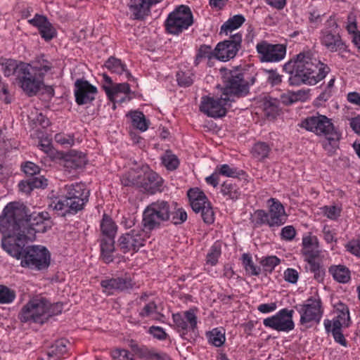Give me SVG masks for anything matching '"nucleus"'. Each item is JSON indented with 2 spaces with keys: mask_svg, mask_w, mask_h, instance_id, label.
<instances>
[{
  "mask_svg": "<svg viewBox=\"0 0 360 360\" xmlns=\"http://www.w3.org/2000/svg\"><path fill=\"white\" fill-rule=\"evenodd\" d=\"M296 234L295 228L292 226H286L281 230V238L285 240H292Z\"/></svg>",
  "mask_w": 360,
  "mask_h": 360,
  "instance_id": "63",
  "label": "nucleus"
},
{
  "mask_svg": "<svg viewBox=\"0 0 360 360\" xmlns=\"http://www.w3.org/2000/svg\"><path fill=\"white\" fill-rule=\"evenodd\" d=\"M255 77H248V74L242 72L238 69L229 70L224 77V88L223 96H241L246 95L249 91V86L253 84Z\"/></svg>",
  "mask_w": 360,
  "mask_h": 360,
  "instance_id": "4",
  "label": "nucleus"
},
{
  "mask_svg": "<svg viewBox=\"0 0 360 360\" xmlns=\"http://www.w3.org/2000/svg\"><path fill=\"white\" fill-rule=\"evenodd\" d=\"M301 127L316 135L325 136L329 145L340 139V134L335 129L331 120L326 115L318 113L316 115L307 117L302 122Z\"/></svg>",
  "mask_w": 360,
  "mask_h": 360,
  "instance_id": "5",
  "label": "nucleus"
},
{
  "mask_svg": "<svg viewBox=\"0 0 360 360\" xmlns=\"http://www.w3.org/2000/svg\"><path fill=\"white\" fill-rule=\"evenodd\" d=\"M329 271L333 275L334 279L339 283H345L350 279V271L345 266H332L330 268Z\"/></svg>",
  "mask_w": 360,
  "mask_h": 360,
  "instance_id": "34",
  "label": "nucleus"
},
{
  "mask_svg": "<svg viewBox=\"0 0 360 360\" xmlns=\"http://www.w3.org/2000/svg\"><path fill=\"white\" fill-rule=\"evenodd\" d=\"M75 101L78 105L91 102L97 93L96 88L86 80L77 79L75 84Z\"/></svg>",
  "mask_w": 360,
  "mask_h": 360,
  "instance_id": "19",
  "label": "nucleus"
},
{
  "mask_svg": "<svg viewBox=\"0 0 360 360\" xmlns=\"http://www.w3.org/2000/svg\"><path fill=\"white\" fill-rule=\"evenodd\" d=\"M221 255V248L218 245L212 246L207 255V263L214 266L217 263L218 258Z\"/></svg>",
  "mask_w": 360,
  "mask_h": 360,
  "instance_id": "51",
  "label": "nucleus"
},
{
  "mask_svg": "<svg viewBox=\"0 0 360 360\" xmlns=\"http://www.w3.org/2000/svg\"><path fill=\"white\" fill-rule=\"evenodd\" d=\"M1 233L3 234L1 239L2 248L13 257L22 259L25 248L22 247L19 243L24 240H18L17 236L14 235L8 236L3 233Z\"/></svg>",
  "mask_w": 360,
  "mask_h": 360,
  "instance_id": "23",
  "label": "nucleus"
},
{
  "mask_svg": "<svg viewBox=\"0 0 360 360\" xmlns=\"http://www.w3.org/2000/svg\"><path fill=\"white\" fill-rule=\"evenodd\" d=\"M272 204L270 205L269 212L264 210H257L255 214L261 224H266L269 226H280L287 220V215L282 204L271 198Z\"/></svg>",
  "mask_w": 360,
  "mask_h": 360,
  "instance_id": "12",
  "label": "nucleus"
},
{
  "mask_svg": "<svg viewBox=\"0 0 360 360\" xmlns=\"http://www.w3.org/2000/svg\"><path fill=\"white\" fill-rule=\"evenodd\" d=\"M64 166L68 169H77L83 167L87 162L86 155L72 150L65 157Z\"/></svg>",
  "mask_w": 360,
  "mask_h": 360,
  "instance_id": "25",
  "label": "nucleus"
},
{
  "mask_svg": "<svg viewBox=\"0 0 360 360\" xmlns=\"http://www.w3.org/2000/svg\"><path fill=\"white\" fill-rule=\"evenodd\" d=\"M263 108L267 117H275L279 110L278 102L274 98L266 99L264 101Z\"/></svg>",
  "mask_w": 360,
  "mask_h": 360,
  "instance_id": "45",
  "label": "nucleus"
},
{
  "mask_svg": "<svg viewBox=\"0 0 360 360\" xmlns=\"http://www.w3.org/2000/svg\"><path fill=\"white\" fill-rule=\"evenodd\" d=\"M115 251V238H101V253L103 260L108 264L113 261L112 253Z\"/></svg>",
  "mask_w": 360,
  "mask_h": 360,
  "instance_id": "28",
  "label": "nucleus"
},
{
  "mask_svg": "<svg viewBox=\"0 0 360 360\" xmlns=\"http://www.w3.org/2000/svg\"><path fill=\"white\" fill-rule=\"evenodd\" d=\"M193 22L190 8L181 5L170 13L165 21L167 31L173 34H179L187 30Z\"/></svg>",
  "mask_w": 360,
  "mask_h": 360,
  "instance_id": "7",
  "label": "nucleus"
},
{
  "mask_svg": "<svg viewBox=\"0 0 360 360\" xmlns=\"http://www.w3.org/2000/svg\"><path fill=\"white\" fill-rule=\"evenodd\" d=\"M309 90H298L297 91H288L281 96L282 102L285 105H291L294 103L304 102L308 100Z\"/></svg>",
  "mask_w": 360,
  "mask_h": 360,
  "instance_id": "29",
  "label": "nucleus"
},
{
  "mask_svg": "<svg viewBox=\"0 0 360 360\" xmlns=\"http://www.w3.org/2000/svg\"><path fill=\"white\" fill-rule=\"evenodd\" d=\"M129 9L136 19L143 18L150 12L148 6L145 0H131Z\"/></svg>",
  "mask_w": 360,
  "mask_h": 360,
  "instance_id": "31",
  "label": "nucleus"
},
{
  "mask_svg": "<svg viewBox=\"0 0 360 360\" xmlns=\"http://www.w3.org/2000/svg\"><path fill=\"white\" fill-rule=\"evenodd\" d=\"M39 31L41 37L46 41L53 39L56 34L55 29L50 22L43 26Z\"/></svg>",
  "mask_w": 360,
  "mask_h": 360,
  "instance_id": "58",
  "label": "nucleus"
},
{
  "mask_svg": "<svg viewBox=\"0 0 360 360\" xmlns=\"http://www.w3.org/2000/svg\"><path fill=\"white\" fill-rule=\"evenodd\" d=\"M46 300L34 298L29 301L21 309L19 319L22 322L44 323L47 321L46 314Z\"/></svg>",
  "mask_w": 360,
  "mask_h": 360,
  "instance_id": "9",
  "label": "nucleus"
},
{
  "mask_svg": "<svg viewBox=\"0 0 360 360\" xmlns=\"http://www.w3.org/2000/svg\"><path fill=\"white\" fill-rule=\"evenodd\" d=\"M47 184V179L43 176H40L20 181L19 183V188L22 192L30 193L33 188H44Z\"/></svg>",
  "mask_w": 360,
  "mask_h": 360,
  "instance_id": "27",
  "label": "nucleus"
},
{
  "mask_svg": "<svg viewBox=\"0 0 360 360\" xmlns=\"http://www.w3.org/2000/svg\"><path fill=\"white\" fill-rule=\"evenodd\" d=\"M300 314V323L304 325L309 323H319L323 315L321 301L319 298H309L304 303L295 306Z\"/></svg>",
  "mask_w": 360,
  "mask_h": 360,
  "instance_id": "11",
  "label": "nucleus"
},
{
  "mask_svg": "<svg viewBox=\"0 0 360 360\" xmlns=\"http://www.w3.org/2000/svg\"><path fill=\"white\" fill-rule=\"evenodd\" d=\"M22 70L21 73H18L16 82L28 96L36 95L44 84V79L32 71L30 64Z\"/></svg>",
  "mask_w": 360,
  "mask_h": 360,
  "instance_id": "16",
  "label": "nucleus"
},
{
  "mask_svg": "<svg viewBox=\"0 0 360 360\" xmlns=\"http://www.w3.org/2000/svg\"><path fill=\"white\" fill-rule=\"evenodd\" d=\"M24 172L27 176H33L35 174H37L40 172V168L38 165L32 162H27L25 164V165L22 167Z\"/></svg>",
  "mask_w": 360,
  "mask_h": 360,
  "instance_id": "61",
  "label": "nucleus"
},
{
  "mask_svg": "<svg viewBox=\"0 0 360 360\" xmlns=\"http://www.w3.org/2000/svg\"><path fill=\"white\" fill-rule=\"evenodd\" d=\"M187 219V214L182 208L176 209L173 203L158 200L150 203L143 213L142 224L147 231H152L171 221L175 225L181 224Z\"/></svg>",
  "mask_w": 360,
  "mask_h": 360,
  "instance_id": "3",
  "label": "nucleus"
},
{
  "mask_svg": "<svg viewBox=\"0 0 360 360\" xmlns=\"http://www.w3.org/2000/svg\"><path fill=\"white\" fill-rule=\"evenodd\" d=\"M216 171L219 175H222L226 177L236 178L240 175L242 171L238 169L236 167H231L227 164L217 165Z\"/></svg>",
  "mask_w": 360,
  "mask_h": 360,
  "instance_id": "41",
  "label": "nucleus"
},
{
  "mask_svg": "<svg viewBox=\"0 0 360 360\" xmlns=\"http://www.w3.org/2000/svg\"><path fill=\"white\" fill-rule=\"evenodd\" d=\"M102 238H115L117 233V226L112 219L104 214L101 222Z\"/></svg>",
  "mask_w": 360,
  "mask_h": 360,
  "instance_id": "32",
  "label": "nucleus"
},
{
  "mask_svg": "<svg viewBox=\"0 0 360 360\" xmlns=\"http://www.w3.org/2000/svg\"><path fill=\"white\" fill-rule=\"evenodd\" d=\"M209 342L216 347H221L225 342V335L224 332L217 328L213 329L207 333Z\"/></svg>",
  "mask_w": 360,
  "mask_h": 360,
  "instance_id": "46",
  "label": "nucleus"
},
{
  "mask_svg": "<svg viewBox=\"0 0 360 360\" xmlns=\"http://www.w3.org/2000/svg\"><path fill=\"white\" fill-rule=\"evenodd\" d=\"M187 195L193 210L195 213L200 212L205 223L212 224L214 220V211L205 194L199 188H194L188 191Z\"/></svg>",
  "mask_w": 360,
  "mask_h": 360,
  "instance_id": "8",
  "label": "nucleus"
},
{
  "mask_svg": "<svg viewBox=\"0 0 360 360\" xmlns=\"http://www.w3.org/2000/svg\"><path fill=\"white\" fill-rule=\"evenodd\" d=\"M163 184L162 179L153 171L146 172L143 177H141L140 187L150 194L162 191Z\"/></svg>",
  "mask_w": 360,
  "mask_h": 360,
  "instance_id": "22",
  "label": "nucleus"
},
{
  "mask_svg": "<svg viewBox=\"0 0 360 360\" xmlns=\"http://www.w3.org/2000/svg\"><path fill=\"white\" fill-rule=\"evenodd\" d=\"M141 175L134 170L124 174L121 178V183L124 186H136L140 187Z\"/></svg>",
  "mask_w": 360,
  "mask_h": 360,
  "instance_id": "42",
  "label": "nucleus"
},
{
  "mask_svg": "<svg viewBox=\"0 0 360 360\" xmlns=\"http://www.w3.org/2000/svg\"><path fill=\"white\" fill-rule=\"evenodd\" d=\"M172 317L176 328L184 335L188 330L194 331L197 328L198 318L193 309L186 311L183 314H173Z\"/></svg>",
  "mask_w": 360,
  "mask_h": 360,
  "instance_id": "20",
  "label": "nucleus"
},
{
  "mask_svg": "<svg viewBox=\"0 0 360 360\" xmlns=\"http://www.w3.org/2000/svg\"><path fill=\"white\" fill-rule=\"evenodd\" d=\"M256 51L260 62L278 63L285 58L286 46L281 44H273L262 40L257 44Z\"/></svg>",
  "mask_w": 360,
  "mask_h": 360,
  "instance_id": "10",
  "label": "nucleus"
},
{
  "mask_svg": "<svg viewBox=\"0 0 360 360\" xmlns=\"http://www.w3.org/2000/svg\"><path fill=\"white\" fill-rule=\"evenodd\" d=\"M54 139L57 143L63 146H71L74 144V138L70 135L57 134Z\"/></svg>",
  "mask_w": 360,
  "mask_h": 360,
  "instance_id": "60",
  "label": "nucleus"
},
{
  "mask_svg": "<svg viewBox=\"0 0 360 360\" xmlns=\"http://www.w3.org/2000/svg\"><path fill=\"white\" fill-rule=\"evenodd\" d=\"M69 203L68 204V200L65 197L64 199H58L51 202L49 205V207L53 210L61 212L62 216H65L68 214H76V212L70 210L69 208Z\"/></svg>",
  "mask_w": 360,
  "mask_h": 360,
  "instance_id": "39",
  "label": "nucleus"
},
{
  "mask_svg": "<svg viewBox=\"0 0 360 360\" xmlns=\"http://www.w3.org/2000/svg\"><path fill=\"white\" fill-rule=\"evenodd\" d=\"M63 310V304L60 303H56L53 304H50V303L46 300V314L47 315V321L51 316L58 315L61 313Z\"/></svg>",
  "mask_w": 360,
  "mask_h": 360,
  "instance_id": "56",
  "label": "nucleus"
},
{
  "mask_svg": "<svg viewBox=\"0 0 360 360\" xmlns=\"http://www.w3.org/2000/svg\"><path fill=\"white\" fill-rule=\"evenodd\" d=\"M50 264V254L43 246L32 245L25 248L21 266L34 270L47 269Z\"/></svg>",
  "mask_w": 360,
  "mask_h": 360,
  "instance_id": "6",
  "label": "nucleus"
},
{
  "mask_svg": "<svg viewBox=\"0 0 360 360\" xmlns=\"http://www.w3.org/2000/svg\"><path fill=\"white\" fill-rule=\"evenodd\" d=\"M27 63H18L13 59H3L0 60V71L3 72L4 76L10 77L11 75L15 76V79L18 77V73H21L25 67H27Z\"/></svg>",
  "mask_w": 360,
  "mask_h": 360,
  "instance_id": "24",
  "label": "nucleus"
},
{
  "mask_svg": "<svg viewBox=\"0 0 360 360\" xmlns=\"http://www.w3.org/2000/svg\"><path fill=\"white\" fill-rule=\"evenodd\" d=\"M281 260L276 256H269L262 259L260 262L265 271L271 272L274 268L280 264Z\"/></svg>",
  "mask_w": 360,
  "mask_h": 360,
  "instance_id": "49",
  "label": "nucleus"
},
{
  "mask_svg": "<svg viewBox=\"0 0 360 360\" xmlns=\"http://www.w3.org/2000/svg\"><path fill=\"white\" fill-rule=\"evenodd\" d=\"M245 22V18L242 15H236L229 18L221 27V33L228 34L233 30L238 29Z\"/></svg>",
  "mask_w": 360,
  "mask_h": 360,
  "instance_id": "36",
  "label": "nucleus"
},
{
  "mask_svg": "<svg viewBox=\"0 0 360 360\" xmlns=\"http://www.w3.org/2000/svg\"><path fill=\"white\" fill-rule=\"evenodd\" d=\"M243 265L247 272L251 275L257 276L260 273V268L254 264L252 257L249 254H243L242 255Z\"/></svg>",
  "mask_w": 360,
  "mask_h": 360,
  "instance_id": "47",
  "label": "nucleus"
},
{
  "mask_svg": "<svg viewBox=\"0 0 360 360\" xmlns=\"http://www.w3.org/2000/svg\"><path fill=\"white\" fill-rule=\"evenodd\" d=\"M105 66L112 72L118 75L124 74L127 79L131 77V75L126 69V65L118 58L114 57L109 58L105 62Z\"/></svg>",
  "mask_w": 360,
  "mask_h": 360,
  "instance_id": "30",
  "label": "nucleus"
},
{
  "mask_svg": "<svg viewBox=\"0 0 360 360\" xmlns=\"http://www.w3.org/2000/svg\"><path fill=\"white\" fill-rule=\"evenodd\" d=\"M322 212L330 219H337L340 214V208L335 205L324 206L321 208Z\"/></svg>",
  "mask_w": 360,
  "mask_h": 360,
  "instance_id": "55",
  "label": "nucleus"
},
{
  "mask_svg": "<svg viewBox=\"0 0 360 360\" xmlns=\"http://www.w3.org/2000/svg\"><path fill=\"white\" fill-rule=\"evenodd\" d=\"M292 86L315 85L328 74L330 68L309 52L300 53L284 65Z\"/></svg>",
  "mask_w": 360,
  "mask_h": 360,
  "instance_id": "2",
  "label": "nucleus"
},
{
  "mask_svg": "<svg viewBox=\"0 0 360 360\" xmlns=\"http://www.w3.org/2000/svg\"><path fill=\"white\" fill-rule=\"evenodd\" d=\"M346 29L349 34H355L357 32L356 18L353 13L348 14Z\"/></svg>",
  "mask_w": 360,
  "mask_h": 360,
  "instance_id": "62",
  "label": "nucleus"
},
{
  "mask_svg": "<svg viewBox=\"0 0 360 360\" xmlns=\"http://www.w3.org/2000/svg\"><path fill=\"white\" fill-rule=\"evenodd\" d=\"M293 313V310L283 309L274 316L264 319L263 324L277 331L289 332L295 327L292 321Z\"/></svg>",
  "mask_w": 360,
  "mask_h": 360,
  "instance_id": "18",
  "label": "nucleus"
},
{
  "mask_svg": "<svg viewBox=\"0 0 360 360\" xmlns=\"http://www.w3.org/2000/svg\"><path fill=\"white\" fill-rule=\"evenodd\" d=\"M67 343L68 340L65 339L56 341L41 360H60L67 352Z\"/></svg>",
  "mask_w": 360,
  "mask_h": 360,
  "instance_id": "26",
  "label": "nucleus"
},
{
  "mask_svg": "<svg viewBox=\"0 0 360 360\" xmlns=\"http://www.w3.org/2000/svg\"><path fill=\"white\" fill-rule=\"evenodd\" d=\"M139 314L141 318L153 316L155 319H159L160 317L163 316V315L158 312V305L154 301L146 304L139 311Z\"/></svg>",
  "mask_w": 360,
  "mask_h": 360,
  "instance_id": "38",
  "label": "nucleus"
},
{
  "mask_svg": "<svg viewBox=\"0 0 360 360\" xmlns=\"http://www.w3.org/2000/svg\"><path fill=\"white\" fill-rule=\"evenodd\" d=\"M49 219L48 212H32L23 204L9 202L0 216V232L8 236H16L18 240H32L36 232L35 226Z\"/></svg>",
  "mask_w": 360,
  "mask_h": 360,
  "instance_id": "1",
  "label": "nucleus"
},
{
  "mask_svg": "<svg viewBox=\"0 0 360 360\" xmlns=\"http://www.w3.org/2000/svg\"><path fill=\"white\" fill-rule=\"evenodd\" d=\"M163 165L169 170H174L179 165V160L177 157L170 153H166L162 157Z\"/></svg>",
  "mask_w": 360,
  "mask_h": 360,
  "instance_id": "50",
  "label": "nucleus"
},
{
  "mask_svg": "<svg viewBox=\"0 0 360 360\" xmlns=\"http://www.w3.org/2000/svg\"><path fill=\"white\" fill-rule=\"evenodd\" d=\"M350 322L349 312H338L335 319L333 320V326L338 323V327L348 326Z\"/></svg>",
  "mask_w": 360,
  "mask_h": 360,
  "instance_id": "54",
  "label": "nucleus"
},
{
  "mask_svg": "<svg viewBox=\"0 0 360 360\" xmlns=\"http://www.w3.org/2000/svg\"><path fill=\"white\" fill-rule=\"evenodd\" d=\"M103 89L108 98L112 101H114L115 96H117L119 93L127 94L130 92V86L129 84L125 82L117 84L113 86L103 85Z\"/></svg>",
  "mask_w": 360,
  "mask_h": 360,
  "instance_id": "33",
  "label": "nucleus"
},
{
  "mask_svg": "<svg viewBox=\"0 0 360 360\" xmlns=\"http://www.w3.org/2000/svg\"><path fill=\"white\" fill-rule=\"evenodd\" d=\"M132 124L142 131L147 130L148 125L143 112L135 111L131 115Z\"/></svg>",
  "mask_w": 360,
  "mask_h": 360,
  "instance_id": "44",
  "label": "nucleus"
},
{
  "mask_svg": "<svg viewBox=\"0 0 360 360\" xmlns=\"http://www.w3.org/2000/svg\"><path fill=\"white\" fill-rule=\"evenodd\" d=\"M117 290H126L133 287L134 283L129 277H118L117 278Z\"/></svg>",
  "mask_w": 360,
  "mask_h": 360,
  "instance_id": "59",
  "label": "nucleus"
},
{
  "mask_svg": "<svg viewBox=\"0 0 360 360\" xmlns=\"http://www.w3.org/2000/svg\"><path fill=\"white\" fill-rule=\"evenodd\" d=\"M270 150L271 148L268 144L264 142H259L253 146L252 153L258 160H263L268 157Z\"/></svg>",
  "mask_w": 360,
  "mask_h": 360,
  "instance_id": "40",
  "label": "nucleus"
},
{
  "mask_svg": "<svg viewBox=\"0 0 360 360\" xmlns=\"http://www.w3.org/2000/svg\"><path fill=\"white\" fill-rule=\"evenodd\" d=\"M221 192L224 195L228 196L231 200H236L240 195V191L238 186L231 181H225L221 185Z\"/></svg>",
  "mask_w": 360,
  "mask_h": 360,
  "instance_id": "37",
  "label": "nucleus"
},
{
  "mask_svg": "<svg viewBox=\"0 0 360 360\" xmlns=\"http://www.w3.org/2000/svg\"><path fill=\"white\" fill-rule=\"evenodd\" d=\"M146 233L141 228H136L122 234L118 239V248L123 253L137 252L145 244Z\"/></svg>",
  "mask_w": 360,
  "mask_h": 360,
  "instance_id": "13",
  "label": "nucleus"
},
{
  "mask_svg": "<svg viewBox=\"0 0 360 360\" xmlns=\"http://www.w3.org/2000/svg\"><path fill=\"white\" fill-rule=\"evenodd\" d=\"M233 101V98L223 96L220 98H214L210 96L202 97L200 110L208 117H221L226 115L229 102Z\"/></svg>",
  "mask_w": 360,
  "mask_h": 360,
  "instance_id": "14",
  "label": "nucleus"
},
{
  "mask_svg": "<svg viewBox=\"0 0 360 360\" xmlns=\"http://www.w3.org/2000/svg\"><path fill=\"white\" fill-rule=\"evenodd\" d=\"M15 292L6 285H0V304L11 303L15 298Z\"/></svg>",
  "mask_w": 360,
  "mask_h": 360,
  "instance_id": "48",
  "label": "nucleus"
},
{
  "mask_svg": "<svg viewBox=\"0 0 360 360\" xmlns=\"http://www.w3.org/2000/svg\"><path fill=\"white\" fill-rule=\"evenodd\" d=\"M193 75L190 72H178L176 74V80L179 85L181 86H189L193 84Z\"/></svg>",
  "mask_w": 360,
  "mask_h": 360,
  "instance_id": "53",
  "label": "nucleus"
},
{
  "mask_svg": "<svg viewBox=\"0 0 360 360\" xmlns=\"http://www.w3.org/2000/svg\"><path fill=\"white\" fill-rule=\"evenodd\" d=\"M30 65L32 71L43 79L44 75L52 68L51 63L43 57L37 58V60L33 62V64Z\"/></svg>",
  "mask_w": 360,
  "mask_h": 360,
  "instance_id": "35",
  "label": "nucleus"
},
{
  "mask_svg": "<svg viewBox=\"0 0 360 360\" xmlns=\"http://www.w3.org/2000/svg\"><path fill=\"white\" fill-rule=\"evenodd\" d=\"M65 198L69 203V208L75 212H77L84 208V205L89 200V191L86 189L83 184L67 185Z\"/></svg>",
  "mask_w": 360,
  "mask_h": 360,
  "instance_id": "15",
  "label": "nucleus"
},
{
  "mask_svg": "<svg viewBox=\"0 0 360 360\" xmlns=\"http://www.w3.org/2000/svg\"><path fill=\"white\" fill-rule=\"evenodd\" d=\"M203 58H216L214 50L213 51L210 46L203 44L200 46L195 59V65H198Z\"/></svg>",
  "mask_w": 360,
  "mask_h": 360,
  "instance_id": "43",
  "label": "nucleus"
},
{
  "mask_svg": "<svg viewBox=\"0 0 360 360\" xmlns=\"http://www.w3.org/2000/svg\"><path fill=\"white\" fill-rule=\"evenodd\" d=\"M241 42L240 33L232 34L229 39L219 42L214 49L216 58L222 61L233 58L241 47Z\"/></svg>",
  "mask_w": 360,
  "mask_h": 360,
  "instance_id": "17",
  "label": "nucleus"
},
{
  "mask_svg": "<svg viewBox=\"0 0 360 360\" xmlns=\"http://www.w3.org/2000/svg\"><path fill=\"white\" fill-rule=\"evenodd\" d=\"M111 355L116 360H135L134 354L124 349H115Z\"/></svg>",
  "mask_w": 360,
  "mask_h": 360,
  "instance_id": "52",
  "label": "nucleus"
},
{
  "mask_svg": "<svg viewBox=\"0 0 360 360\" xmlns=\"http://www.w3.org/2000/svg\"><path fill=\"white\" fill-rule=\"evenodd\" d=\"M346 248L352 254L360 257V237L356 240L349 242Z\"/></svg>",
  "mask_w": 360,
  "mask_h": 360,
  "instance_id": "64",
  "label": "nucleus"
},
{
  "mask_svg": "<svg viewBox=\"0 0 360 360\" xmlns=\"http://www.w3.org/2000/svg\"><path fill=\"white\" fill-rule=\"evenodd\" d=\"M134 352L139 356L141 359H146L147 360L153 359V354L155 350L149 349L147 347H139L136 346V349H134Z\"/></svg>",
  "mask_w": 360,
  "mask_h": 360,
  "instance_id": "57",
  "label": "nucleus"
},
{
  "mask_svg": "<svg viewBox=\"0 0 360 360\" xmlns=\"http://www.w3.org/2000/svg\"><path fill=\"white\" fill-rule=\"evenodd\" d=\"M320 41L330 52L345 51L346 49L345 44L338 31L322 30Z\"/></svg>",
  "mask_w": 360,
  "mask_h": 360,
  "instance_id": "21",
  "label": "nucleus"
}]
</instances>
